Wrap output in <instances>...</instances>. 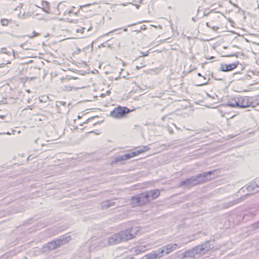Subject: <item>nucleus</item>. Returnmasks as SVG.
Listing matches in <instances>:
<instances>
[{"mask_svg": "<svg viewBox=\"0 0 259 259\" xmlns=\"http://www.w3.org/2000/svg\"><path fill=\"white\" fill-rule=\"evenodd\" d=\"M150 150L148 146L137 147L133 149V151L128 154H125L123 156L119 157L116 160V161L127 160L131 158L137 156L141 154H143Z\"/></svg>", "mask_w": 259, "mask_h": 259, "instance_id": "nucleus-1", "label": "nucleus"}, {"mask_svg": "<svg viewBox=\"0 0 259 259\" xmlns=\"http://www.w3.org/2000/svg\"><path fill=\"white\" fill-rule=\"evenodd\" d=\"M134 110H130L125 106H119L114 108L110 113V116L113 118L120 119L125 117V115Z\"/></svg>", "mask_w": 259, "mask_h": 259, "instance_id": "nucleus-2", "label": "nucleus"}, {"mask_svg": "<svg viewBox=\"0 0 259 259\" xmlns=\"http://www.w3.org/2000/svg\"><path fill=\"white\" fill-rule=\"evenodd\" d=\"M148 203V199L146 198L145 193H142L139 196L133 197L131 200V204L132 207L143 205Z\"/></svg>", "mask_w": 259, "mask_h": 259, "instance_id": "nucleus-3", "label": "nucleus"}, {"mask_svg": "<svg viewBox=\"0 0 259 259\" xmlns=\"http://www.w3.org/2000/svg\"><path fill=\"white\" fill-rule=\"evenodd\" d=\"M72 79V78L67 76L63 77L59 81V85L64 91H71L74 88V84L71 82Z\"/></svg>", "mask_w": 259, "mask_h": 259, "instance_id": "nucleus-4", "label": "nucleus"}, {"mask_svg": "<svg viewBox=\"0 0 259 259\" xmlns=\"http://www.w3.org/2000/svg\"><path fill=\"white\" fill-rule=\"evenodd\" d=\"M237 102L239 107L245 108L252 104V99L248 96H238Z\"/></svg>", "mask_w": 259, "mask_h": 259, "instance_id": "nucleus-5", "label": "nucleus"}, {"mask_svg": "<svg viewBox=\"0 0 259 259\" xmlns=\"http://www.w3.org/2000/svg\"><path fill=\"white\" fill-rule=\"evenodd\" d=\"M239 63L238 61L235 62L231 64L222 63L221 64V70L223 72H227L231 71L236 68L239 65Z\"/></svg>", "mask_w": 259, "mask_h": 259, "instance_id": "nucleus-6", "label": "nucleus"}, {"mask_svg": "<svg viewBox=\"0 0 259 259\" xmlns=\"http://www.w3.org/2000/svg\"><path fill=\"white\" fill-rule=\"evenodd\" d=\"M145 197L148 199V202L154 200L160 195V191L159 190H154L150 191L149 192L145 193Z\"/></svg>", "mask_w": 259, "mask_h": 259, "instance_id": "nucleus-7", "label": "nucleus"}, {"mask_svg": "<svg viewBox=\"0 0 259 259\" xmlns=\"http://www.w3.org/2000/svg\"><path fill=\"white\" fill-rule=\"evenodd\" d=\"M80 28L77 29L76 32L81 34H83L84 31L87 30L89 31L91 30L92 27L90 23H82L80 25Z\"/></svg>", "mask_w": 259, "mask_h": 259, "instance_id": "nucleus-8", "label": "nucleus"}, {"mask_svg": "<svg viewBox=\"0 0 259 259\" xmlns=\"http://www.w3.org/2000/svg\"><path fill=\"white\" fill-rule=\"evenodd\" d=\"M178 247V245L176 243L172 244H168L165 246L164 249H161L160 251V253L162 256L163 252H165L166 254H168L172 251L176 250Z\"/></svg>", "mask_w": 259, "mask_h": 259, "instance_id": "nucleus-9", "label": "nucleus"}, {"mask_svg": "<svg viewBox=\"0 0 259 259\" xmlns=\"http://www.w3.org/2000/svg\"><path fill=\"white\" fill-rule=\"evenodd\" d=\"M122 241L120 233L114 234L109 239L110 244H117Z\"/></svg>", "mask_w": 259, "mask_h": 259, "instance_id": "nucleus-10", "label": "nucleus"}, {"mask_svg": "<svg viewBox=\"0 0 259 259\" xmlns=\"http://www.w3.org/2000/svg\"><path fill=\"white\" fill-rule=\"evenodd\" d=\"M122 241H126L132 239L133 236L130 233L128 230H125L120 232Z\"/></svg>", "mask_w": 259, "mask_h": 259, "instance_id": "nucleus-11", "label": "nucleus"}, {"mask_svg": "<svg viewBox=\"0 0 259 259\" xmlns=\"http://www.w3.org/2000/svg\"><path fill=\"white\" fill-rule=\"evenodd\" d=\"M237 99V97L231 98L228 102V105L231 107H238Z\"/></svg>", "mask_w": 259, "mask_h": 259, "instance_id": "nucleus-12", "label": "nucleus"}, {"mask_svg": "<svg viewBox=\"0 0 259 259\" xmlns=\"http://www.w3.org/2000/svg\"><path fill=\"white\" fill-rule=\"evenodd\" d=\"M161 254L157 253L155 251H153L151 253H150L145 256L146 259H156V258L161 256Z\"/></svg>", "mask_w": 259, "mask_h": 259, "instance_id": "nucleus-13", "label": "nucleus"}, {"mask_svg": "<svg viewBox=\"0 0 259 259\" xmlns=\"http://www.w3.org/2000/svg\"><path fill=\"white\" fill-rule=\"evenodd\" d=\"M41 6H42V10L46 12L49 13L50 11V4L49 2L47 1H42L41 2Z\"/></svg>", "mask_w": 259, "mask_h": 259, "instance_id": "nucleus-14", "label": "nucleus"}, {"mask_svg": "<svg viewBox=\"0 0 259 259\" xmlns=\"http://www.w3.org/2000/svg\"><path fill=\"white\" fill-rule=\"evenodd\" d=\"M12 21V20H9L7 19H2L1 20V24L3 26H7L9 25L10 23Z\"/></svg>", "mask_w": 259, "mask_h": 259, "instance_id": "nucleus-15", "label": "nucleus"}, {"mask_svg": "<svg viewBox=\"0 0 259 259\" xmlns=\"http://www.w3.org/2000/svg\"><path fill=\"white\" fill-rule=\"evenodd\" d=\"M89 123V120H87L85 121H84V122H83L82 123H80V126H82L83 124H87Z\"/></svg>", "mask_w": 259, "mask_h": 259, "instance_id": "nucleus-16", "label": "nucleus"}, {"mask_svg": "<svg viewBox=\"0 0 259 259\" xmlns=\"http://www.w3.org/2000/svg\"><path fill=\"white\" fill-rule=\"evenodd\" d=\"M87 127V126H85L83 127L82 128L77 127V129H80V130H82V129H84V128H86Z\"/></svg>", "mask_w": 259, "mask_h": 259, "instance_id": "nucleus-17", "label": "nucleus"}, {"mask_svg": "<svg viewBox=\"0 0 259 259\" xmlns=\"http://www.w3.org/2000/svg\"><path fill=\"white\" fill-rule=\"evenodd\" d=\"M219 28L218 27H212V29H214V30H217Z\"/></svg>", "mask_w": 259, "mask_h": 259, "instance_id": "nucleus-18", "label": "nucleus"}, {"mask_svg": "<svg viewBox=\"0 0 259 259\" xmlns=\"http://www.w3.org/2000/svg\"><path fill=\"white\" fill-rule=\"evenodd\" d=\"M205 83V82H203V83H201L200 84L202 85V84H204Z\"/></svg>", "mask_w": 259, "mask_h": 259, "instance_id": "nucleus-19", "label": "nucleus"}]
</instances>
